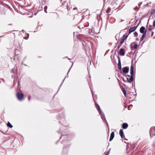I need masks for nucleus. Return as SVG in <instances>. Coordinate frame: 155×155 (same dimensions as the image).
I'll list each match as a JSON object with an SVG mask.
<instances>
[{
  "instance_id": "f257e3e1",
  "label": "nucleus",
  "mask_w": 155,
  "mask_h": 155,
  "mask_svg": "<svg viewBox=\"0 0 155 155\" xmlns=\"http://www.w3.org/2000/svg\"><path fill=\"white\" fill-rule=\"evenodd\" d=\"M134 72V68L133 66L131 65L130 68V78H127V80L129 82L131 83L133 80Z\"/></svg>"
},
{
  "instance_id": "f03ea898",
  "label": "nucleus",
  "mask_w": 155,
  "mask_h": 155,
  "mask_svg": "<svg viewBox=\"0 0 155 155\" xmlns=\"http://www.w3.org/2000/svg\"><path fill=\"white\" fill-rule=\"evenodd\" d=\"M16 96L19 101H22L23 100L24 94L23 93L18 92L17 93Z\"/></svg>"
},
{
  "instance_id": "7ed1b4c3",
  "label": "nucleus",
  "mask_w": 155,
  "mask_h": 155,
  "mask_svg": "<svg viewBox=\"0 0 155 155\" xmlns=\"http://www.w3.org/2000/svg\"><path fill=\"white\" fill-rule=\"evenodd\" d=\"M70 147V145H67L64 146L63 148V151L64 153L67 152L68 149Z\"/></svg>"
},
{
  "instance_id": "20e7f679",
  "label": "nucleus",
  "mask_w": 155,
  "mask_h": 155,
  "mask_svg": "<svg viewBox=\"0 0 155 155\" xmlns=\"http://www.w3.org/2000/svg\"><path fill=\"white\" fill-rule=\"evenodd\" d=\"M138 26V25H137L136 26H134L133 27H131L130 28L129 31V34H130L131 32H134V31L136 28H137V27Z\"/></svg>"
},
{
  "instance_id": "39448f33",
  "label": "nucleus",
  "mask_w": 155,
  "mask_h": 155,
  "mask_svg": "<svg viewBox=\"0 0 155 155\" xmlns=\"http://www.w3.org/2000/svg\"><path fill=\"white\" fill-rule=\"evenodd\" d=\"M145 29V28L143 26H142L140 28V31L141 33H143V34L144 33H145V34H146L147 32V30H146L144 31Z\"/></svg>"
},
{
  "instance_id": "423d86ee",
  "label": "nucleus",
  "mask_w": 155,
  "mask_h": 155,
  "mask_svg": "<svg viewBox=\"0 0 155 155\" xmlns=\"http://www.w3.org/2000/svg\"><path fill=\"white\" fill-rule=\"evenodd\" d=\"M123 71L124 73H128L129 71V68L128 67H125L123 68Z\"/></svg>"
},
{
  "instance_id": "0eeeda50",
  "label": "nucleus",
  "mask_w": 155,
  "mask_h": 155,
  "mask_svg": "<svg viewBox=\"0 0 155 155\" xmlns=\"http://www.w3.org/2000/svg\"><path fill=\"white\" fill-rule=\"evenodd\" d=\"M99 113L101 116V117L102 120L104 121H106V120L104 114L103 113H102L101 111V112H100V113Z\"/></svg>"
},
{
  "instance_id": "6e6552de",
  "label": "nucleus",
  "mask_w": 155,
  "mask_h": 155,
  "mask_svg": "<svg viewBox=\"0 0 155 155\" xmlns=\"http://www.w3.org/2000/svg\"><path fill=\"white\" fill-rule=\"evenodd\" d=\"M119 54L122 56H124L125 54V51L124 49L121 48L120 49Z\"/></svg>"
},
{
  "instance_id": "1a4fd4ad",
  "label": "nucleus",
  "mask_w": 155,
  "mask_h": 155,
  "mask_svg": "<svg viewBox=\"0 0 155 155\" xmlns=\"http://www.w3.org/2000/svg\"><path fill=\"white\" fill-rule=\"evenodd\" d=\"M118 68L119 69L121 70V63L120 62V60L119 56L118 57Z\"/></svg>"
},
{
  "instance_id": "9d476101",
  "label": "nucleus",
  "mask_w": 155,
  "mask_h": 155,
  "mask_svg": "<svg viewBox=\"0 0 155 155\" xmlns=\"http://www.w3.org/2000/svg\"><path fill=\"white\" fill-rule=\"evenodd\" d=\"M6 153V151L3 148L0 149V155H5Z\"/></svg>"
},
{
  "instance_id": "9b49d317",
  "label": "nucleus",
  "mask_w": 155,
  "mask_h": 155,
  "mask_svg": "<svg viewBox=\"0 0 155 155\" xmlns=\"http://www.w3.org/2000/svg\"><path fill=\"white\" fill-rule=\"evenodd\" d=\"M114 137V132H112L110 134V137L109 139V141H111Z\"/></svg>"
},
{
  "instance_id": "f8f14e48",
  "label": "nucleus",
  "mask_w": 155,
  "mask_h": 155,
  "mask_svg": "<svg viewBox=\"0 0 155 155\" xmlns=\"http://www.w3.org/2000/svg\"><path fill=\"white\" fill-rule=\"evenodd\" d=\"M155 131V127H151L150 130V136H151V134L153 133V132H154Z\"/></svg>"
},
{
  "instance_id": "ddd939ff",
  "label": "nucleus",
  "mask_w": 155,
  "mask_h": 155,
  "mask_svg": "<svg viewBox=\"0 0 155 155\" xmlns=\"http://www.w3.org/2000/svg\"><path fill=\"white\" fill-rule=\"evenodd\" d=\"M72 65H73V64H72V65H71V68H70V69H69V70H68V73H67V75L65 76V78H64V79H63V81H62V83H61V85H60V86H61V85L62 84H63V82H64V80H65V78H68V73L69 72V71H70V69H71V67H72Z\"/></svg>"
},
{
  "instance_id": "4468645a",
  "label": "nucleus",
  "mask_w": 155,
  "mask_h": 155,
  "mask_svg": "<svg viewBox=\"0 0 155 155\" xmlns=\"http://www.w3.org/2000/svg\"><path fill=\"white\" fill-rule=\"evenodd\" d=\"M128 127V125L127 123H124L122 125V128L124 129H126Z\"/></svg>"
},
{
  "instance_id": "2eb2a0df",
  "label": "nucleus",
  "mask_w": 155,
  "mask_h": 155,
  "mask_svg": "<svg viewBox=\"0 0 155 155\" xmlns=\"http://www.w3.org/2000/svg\"><path fill=\"white\" fill-rule=\"evenodd\" d=\"M119 134L121 136V138L122 139L123 138V136L124 135V134L123 130L121 129H120L119 131Z\"/></svg>"
},
{
  "instance_id": "dca6fc26",
  "label": "nucleus",
  "mask_w": 155,
  "mask_h": 155,
  "mask_svg": "<svg viewBox=\"0 0 155 155\" xmlns=\"http://www.w3.org/2000/svg\"><path fill=\"white\" fill-rule=\"evenodd\" d=\"M146 36V34H145V33H143V34H142V36L140 38V41H141L143 40Z\"/></svg>"
},
{
  "instance_id": "f3484780",
  "label": "nucleus",
  "mask_w": 155,
  "mask_h": 155,
  "mask_svg": "<svg viewBox=\"0 0 155 155\" xmlns=\"http://www.w3.org/2000/svg\"><path fill=\"white\" fill-rule=\"evenodd\" d=\"M95 106L99 113H100V112H101V110L100 109V106L98 104H95Z\"/></svg>"
},
{
  "instance_id": "a211bd4d",
  "label": "nucleus",
  "mask_w": 155,
  "mask_h": 155,
  "mask_svg": "<svg viewBox=\"0 0 155 155\" xmlns=\"http://www.w3.org/2000/svg\"><path fill=\"white\" fill-rule=\"evenodd\" d=\"M124 41H123V40H121V42H120V43L119 44V45L117 46V48L119 49L120 48L121 46V45H122L123 43L124 42Z\"/></svg>"
},
{
  "instance_id": "6ab92c4d",
  "label": "nucleus",
  "mask_w": 155,
  "mask_h": 155,
  "mask_svg": "<svg viewBox=\"0 0 155 155\" xmlns=\"http://www.w3.org/2000/svg\"><path fill=\"white\" fill-rule=\"evenodd\" d=\"M7 125L8 127H9L10 128H11L13 127V126L9 122L7 123Z\"/></svg>"
},
{
  "instance_id": "aec40b11",
  "label": "nucleus",
  "mask_w": 155,
  "mask_h": 155,
  "mask_svg": "<svg viewBox=\"0 0 155 155\" xmlns=\"http://www.w3.org/2000/svg\"><path fill=\"white\" fill-rule=\"evenodd\" d=\"M128 36V35H124L123 37V38L121 40H123V41H124V40L127 38Z\"/></svg>"
},
{
  "instance_id": "412c9836",
  "label": "nucleus",
  "mask_w": 155,
  "mask_h": 155,
  "mask_svg": "<svg viewBox=\"0 0 155 155\" xmlns=\"http://www.w3.org/2000/svg\"><path fill=\"white\" fill-rule=\"evenodd\" d=\"M68 136L67 135H63L62 136H61V137H60V139H61L63 137H68Z\"/></svg>"
},
{
  "instance_id": "4be33fe9",
  "label": "nucleus",
  "mask_w": 155,
  "mask_h": 155,
  "mask_svg": "<svg viewBox=\"0 0 155 155\" xmlns=\"http://www.w3.org/2000/svg\"><path fill=\"white\" fill-rule=\"evenodd\" d=\"M134 36L137 37L138 36V33L137 32L135 31L134 32Z\"/></svg>"
},
{
  "instance_id": "5701e85b",
  "label": "nucleus",
  "mask_w": 155,
  "mask_h": 155,
  "mask_svg": "<svg viewBox=\"0 0 155 155\" xmlns=\"http://www.w3.org/2000/svg\"><path fill=\"white\" fill-rule=\"evenodd\" d=\"M47 6H45L44 7V11L45 13H47Z\"/></svg>"
},
{
  "instance_id": "b1692460",
  "label": "nucleus",
  "mask_w": 155,
  "mask_h": 155,
  "mask_svg": "<svg viewBox=\"0 0 155 155\" xmlns=\"http://www.w3.org/2000/svg\"><path fill=\"white\" fill-rule=\"evenodd\" d=\"M134 42H132L131 43V44H130V46L131 47V48H133V47H134Z\"/></svg>"
},
{
  "instance_id": "393cba45",
  "label": "nucleus",
  "mask_w": 155,
  "mask_h": 155,
  "mask_svg": "<svg viewBox=\"0 0 155 155\" xmlns=\"http://www.w3.org/2000/svg\"><path fill=\"white\" fill-rule=\"evenodd\" d=\"M134 46L133 48H134L135 49L137 48V45L134 43Z\"/></svg>"
},
{
  "instance_id": "a878e982",
  "label": "nucleus",
  "mask_w": 155,
  "mask_h": 155,
  "mask_svg": "<svg viewBox=\"0 0 155 155\" xmlns=\"http://www.w3.org/2000/svg\"><path fill=\"white\" fill-rule=\"evenodd\" d=\"M110 149L105 154V155H108L110 153Z\"/></svg>"
},
{
  "instance_id": "bb28decb",
  "label": "nucleus",
  "mask_w": 155,
  "mask_h": 155,
  "mask_svg": "<svg viewBox=\"0 0 155 155\" xmlns=\"http://www.w3.org/2000/svg\"><path fill=\"white\" fill-rule=\"evenodd\" d=\"M11 72L12 73H14V68H13L11 71Z\"/></svg>"
},
{
  "instance_id": "cd10ccee",
  "label": "nucleus",
  "mask_w": 155,
  "mask_h": 155,
  "mask_svg": "<svg viewBox=\"0 0 155 155\" xmlns=\"http://www.w3.org/2000/svg\"><path fill=\"white\" fill-rule=\"evenodd\" d=\"M122 91L124 94L126 92V91L125 90V89L124 88H123Z\"/></svg>"
},
{
  "instance_id": "c85d7f7f",
  "label": "nucleus",
  "mask_w": 155,
  "mask_h": 155,
  "mask_svg": "<svg viewBox=\"0 0 155 155\" xmlns=\"http://www.w3.org/2000/svg\"><path fill=\"white\" fill-rule=\"evenodd\" d=\"M153 26L155 27V20H154L153 21Z\"/></svg>"
},
{
  "instance_id": "c756f323",
  "label": "nucleus",
  "mask_w": 155,
  "mask_h": 155,
  "mask_svg": "<svg viewBox=\"0 0 155 155\" xmlns=\"http://www.w3.org/2000/svg\"><path fill=\"white\" fill-rule=\"evenodd\" d=\"M149 6V4L148 3H147L145 5H144V6L145 7H147Z\"/></svg>"
},
{
  "instance_id": "7c9ffc66",
  "label": "nucleus",
  "mask_w": 155,
  "mask_h": 155,
  "mask_svg": "<svg viewBox=\"0 0 155 155\" xmlns=\"http://www.w3.org/2000/svg\"><path fill=\"white\" fill-rule=\"evenodd\" d=\"M92 32V30H91V31H90V30H89V32H88L89 34H91Z\"/></svg>"
},
{
  "instance_id": "2f4dec72",
  "label": "nucleus",
  "mask_w": 155,
  "mask_h": 155,
  "mask_svg": "<svg viewBox=\"0 0 155 155\" xmlns=\"http://www.w3.org/2000/svg\"><path fill=\"white\" fill-rule=\"evenodd\" d=\"M129 54H134V53H133L132 51H130V53H129Z\"/></svg>"
},
{
  "instance_id": "473e14b6",
  "label": "nucleus",
  "mask_w": 155,
  "mask_h": 155,
  "mask_svg": "<svg viewBox=\"0 0 155 155\" xmlns=\"http://www.w3.org/2000/svg\"><path fill=\"white\" fill-rule=\"evenodd\" d=\"M124 96L125 97H126V96H127V92H126L124 93Z\"/></svg>"
},
{
  "instance_id": "72a5a7b5",
  "label": "nucleus",
  "mask_w": 155,
  "mask_h": 155,
  "mask_svg": "<svg viewBox=\"0 0 155 155\" xmlns=\"http://www.w3.org/2000/svg\"><path fill=\"white\" fill-rule=\"evenodd\" d=\"M135 146H134V145L133 147H132L131 148V149L132 150H133L135 148Z\"/></svg>"
},
{
  "instance_id": "f704fd0d",
  "label": "nucleus",
  "mask_w": 155,
  "mask_h": 155,
  "mask_svg": "<svg viewBox=\"0 0 155 155\" xmlns=\"http://www.w3.org/2000/svg\"><path fill=\"white\" fill-rule=\"evenodd\" d=\"M31 97H28V100L29 101L30 100Z\"/></svg>"
},
{
  "instance_id": "c9c22d12",
  "label": "nucleus",
  "mask_w": 155,
  "mask_h": 155,
  "mask_svg": "<svg viewBox=\"0 0 155 155\" xmlns=\"http://www.w3.org/2000/svg\"><path fill=\"white\" fill-rule=\"evenodd\" d=\"M149 31H151L152 30V29L150 28H149L148 29Z\"/></svg>"
},
{
  "instance_id": "e433bc0d",
  "label": "nucleus",
  "mask_w": 155,
  "mask_h": 155,
  "mask_svg": "<svg viewBox=\"0 0 155 155\" xmlns=\"http://www.w3.org/2000/svg\"><path fill=\"white\" fill-rule=\"evenodd\" d=\"M19 81H18V87H19V85H20V84H19Z\"/></svg>"
},
{
  "instance_id": "4c0bfd02",
  "label": "nucleus",
  "mask_w": 155,
  "mask_h": 155,
  "mask_svg": "<svg viewBox=\"0 0 155 155\" xmlns=\"http://www.w3.org/2000/svg\"><path fill=\"white\" fill-rule=\"evenodd\" d=\"M153 31H152V34H151V36H152L153 35Z\"/></svg>"
},
{
  "instance_id": "58836bf2",
  "label": "nucleus",
  "mask_w": 155,
  "mask_h": 155,
  "mask_svg": "<svg viewBox=\"0 0 155 155\" xmlns=\"http://www.w3.org/2000/svg\"><path fill=\"white\" fill-rule=\"evenodd\" d=\"M103 1H104V2H105V1H106V0H103ZM106 1H107L108 0H106Z\"/></svg>"
},
{
  "instance_id": "ea45409f",
  "label": "nucleus",
  "mask_w": 155,
  "mask_h": 155,
  "mask_svg": "<svg viewBox=\"0 0 155 155\" xmlns=\"http://www.w3.org/2000/svg\"><path fill=\"white\" fill-rule=\"evenodd\" d=\"M123 80L125 82V80L123 78Z\"/></svg>"
},
{
  "instance_id": "a19ab883",
  "label": "nucleus",
  "mask_w": 155,
  "mask_h": 155,
  "mask_svg": "<svg viewBox=\"0 0 155 155\" xmlns=\"http://www.w3.org/2000/svg\"><path fill=\"white\" fill-rule=\"evenodd\" d=\"M130 75H127V77H130Z\"/></svg>"
},
{
  "instance_id": "79ce46f5",
  "label": "nucleus",
  "mask_w": 155,
  "mask_h": 155,
  "mask_svg": "<svg viewBox=\"0 0 155 155\" xmlns=\"http://www.w3.org/2000/svg\"><path fill=\"white\" fill-rule=\"evenodd\" d=\"M134 10H135L136 9V8H134Z\"/></svg>"
},
{
  "instance_id": "37998d69",
  "label": "nucleus",
  "mask_w": 155,
  "mask_h": 155,
  "mask_svg": "<svg viewBox=\"0 0 155 155\" xmlns=\"http://www.w3.org/2000/svg\"><path fill=\"white\" fill-rule=\"evenodd\" d=\"M67 9H68V10H69V9H68V7H67Z\"/></svg>"
},
{
  "instance_id": "c03bdc74",
  "label": "nucleus",
  "mask_w": 155,
  "mask_h": 155,
  "mask_svg": "<svg viewBox=\"0 0 155 155\" xmlns=\"http://www.w3.org/2000/svg\"><path fill=\"white\" fill-rule=\"evenodd\" d=\"M65 140H66L64 139V140H63V141H65Z\"/></svg>"
},
{
  "instance_id": "a18cd8bd",
  "label": "nucleus",
  "mask_w": 155,
  "mask_h": 155,
  "mask_svg": "<svg viewBox=\"0 0 155 155\" xmlns=\"http://www.w3.org/2000/svg\"><path fill=\"white\" fill-rule=\"evenodd\" d=\"M121 21H123V20H122V19H121Z\"/></svg>"
},
{
  "instance_id": "49530a36",
  "label": "nucleus",
  "mask_w": 155,
  "mask_h": 155,
  "mask_svg": "<svg viewBox=\"0 0 155 155\" xmlns=\"http://www.w3.org/2000/svg\"><path fill=\"white\" fill-rule=\"evenodd\" d=\"M59 89H60V87H59V88L58 89V91L59 90Z\"/></svg>"
},
{
  "instance_id": "de8ad7c7",
  "label": "nucleus",
  "mask_w": 155,
  "mask_h": 155,
  "mask_svg": "<svg viewBox=\"0 0 155 155\" xmlns=\"http://www.w3.org/2000/svg\"><path fill=\"white\" fill-rule=\"evenodd\" d=\"M36 15V13H35V15Z\"/></svg>"
},
{
  "instance_id": "09e8293b",
  "label": "nucleus",
  "mask_w": 155,
  "mask_h": 155,
  "mask_svg": "<svg viewBox=\"0 0 155 155\" xmlns=\"http://www.w3.org/2000/svg\"><path fill=\"white\" fill-rule=\"evenodd\" d=\"M68 59H69V60H70V59H70V58H68Z\"/></svg>"
},
{
  "instance_id": "8fccbe9b",
  "label": "nucleus",
  "mask_w": 155,
  "mask_h": 155,
  "mask_svg": "<svg viewBox=\"0 0 155 155\" xmlns=\"http://www.w3.org/2000/svg\"><path fill=\"white\" fill-rule=\"evenodd\" d=\"M154 135H155V134H154Z\"/></svg>"
}]
</instances>
